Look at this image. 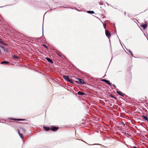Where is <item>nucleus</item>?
Here are the masks:
<instances>
[{
	"instance_id": "1",
	"label": "nucleus",
	"mask_w": 148,
	"mask_h": 148,
	"mask_svg": "<svg viewBox=\"0 0 148 148\" xmlns=\"http://www.w3.org/2000/svg\"><path fill=\"white\" fill-rule=\"evenodd\" d=\"M63 77L64 79L67 81H70V79H69V76L68 75H63Z\"/></svg>"
},
{
	"instance_id": "2",
	"label": "nucleus",
	"mask_w": 148,
	"mask_h": 148,
	"mask_svg": "<svg viewBox=\"0 0 148 148\" xmlns=\"http://www.w3.org/2000/svg\"><path fill=\"white\" fill-rule=\"evenodd\" d=\"M77 79L78 81H79L80 83L81 84H86V83L84 82L83 80L81 79H79L78 78H77L76 79Z\"/></svg>"
},
{
	"instance_id": "3",
	"label": "nucleus",
	"mask_w": 148,
	"mask_h": 148,
	"mask_svg": "<svg viewBox=\"0 0 148 148\" xmlns=\"http://www.w3.org/2000/svg\"><path fill=\"white\" fill-rule=\"evenodd\" d=\"M106 35L108 38H109L111 36V34L108 31L106 30L105 32Z\"/></svg>"
},
{
	"instance_id": "4",
	"label": "nucleus",
	"mask_w": 148,
	"mask_h": 148,
	"mask_svg": "<svg viewBox=\"0 0 148 148\" xmlns=\"http://www.w3.org/2000/svg\"><path fill=\"white\" fill-rule=\"evenodd\" d=\"M58 129V128L56 127H52L51 128V129L53 131H56Z\"/></svg>"
},
{
	"instance_id": "5",
	"label": "nucleus",
	"mask_w": 148,
	"mask_h": 148,
	"mask_svg": "<svg viewBox=\"0 0 148 148\" xmlns=\"http://www.w3.org/2000/svg\"><path fill=\"white\" fill-rule=\"evenodd\" d=\"M102 81L105 82L108 85H111V83L109 82V81L105 79H103L102 80Z\"/></svg>"
},
{
	"instance_id": "6",
	"label": "nucleus",
	"mask_w": 148,
	"mask_h": 148,
	"mask_svg": "<svg viewBox=\"0 0 148 148\" xmlns=\"http://www.w3.org/2000/svg\"><path fill=\"white\" fill-rule=\"evenodd\" d=\"M116 92L119 95L121 96H124V94L122 92L120 91H117Z\"/></svg>"
},
{
	"instance_id": "7",
	"label": "nucleus",
	"mask_w": 148,
	"mask_h": 148,
	"mask_svg": "<svg viewBox=\"0 0 148 148\" xmlns=\"http://www.w3.org/2000/svg\"><path fill=\"white\" fill-rule=\"evenodd\" d=\"M12 58L15 59H18V56L15 55L12 56Z\"/></svg>"
},
{
	"instance_id": "8",
	"label": "nucleus",
	"mask_w": 148,
	"mask_h": 148,
	"mask_svg": "<svg viewBox=\"0 0 148 148\" xmlns=\"http://www.w3.org/2000/svg\"><path fill=\"white\" fill-rule=\"evenodd\" d=\"M141 26L144 29H145L147 27V25L146 24H145L143 25H142Z\"/></svg>"
},
{
	"instance_id": "9",
	"label": "nucleus",
	"mask_w": 148,
	"mask_h": 148,
	"mask_svg": "<svg viewBox=\"0 0 148 148\" xmlns=\"http://www.w3.org/2000/svg\"><path fill=\"white\" fill-rule=\"evenodd\" d=\"M0 47L2 49V50L5 52H7V50L6 48L3 46H1Z\"/></svg>"
},
{
	"instance_id": "10",
	"label": "nucleus",
	"mask_w": 148,
	"mask_h": 148,
	"mask_svg": "<svg viewBox=\"0 0 148 148\" xmlns=\"http://www.w3.org/2000/svg\"><path fill=\"white\" fill-rule=\"evenodd\" d=\"M47 60L49 62H50L51 63H53V61L52 60L49 58H46Z\"/></svg>"
},
{
	"instance_id": "11",
	"label": "nucleus",
	"mask_w": 148,
	"mask_h": 148,
	"mask_svg": "<svg viewBox=\"0 0 148 148\" xmlns=\"http://www.w3.org/2000/svg\"><path fill=\"white\" fill-rule=\"evenodd\" d=\"M142 117L145 120L147 121H148V118L147 116L145 115H143Z\"/></svg>"
},
{
	"instance_id": "12",
	"label": "nucleus",
	"mask_w": 148,
	"mask_h": 148,
	"mask_svg": "<svg viewBox=\"0 0 148 148\" xmlns=\"http://www.w3.org/2000/svg\"><path fill=\"white\" fill-rule=\"evenodd\" d=\"M78 95H84V92H81L80 91H79L78 92Z\"/></svg>"
},
{
	"instance_id": "13",
	"label": "nucleus",
	"mask_w": 148,
	"mask_h": 148,
	"mask_svg": "<svg viewBox=\"0 0 148 148\" xmlns=\"http://www.w3.org/2000/svg\"><path fill=\"white\" fill-rule=\"evenodd\" d=\"M87 12L89 14H93L94 13V12L92 11H88Z\"/></svg>"
},
{
	"instance_id": "14",
	"label": "nucleus",
	"mask_w": 148,
	"mask_h": 148,
	"mask_svg": "<svg viewBox=\"0 0 148 148\" xmlns=\"http://www.w3.org/2000/svg\"><path fill=\"white\" fill-rule=\"evenodd\" d=\"M8 62L6 61H4L3 62H1V64H8Z\"/></svg>"
},
{
	"instance_id": "15",
	"label": "nucleus",
	"mask_w": 148,
	"mask_h": 148,
	"mask_svg": "<svg viewBox=\"0 0 148 148\" xmlns=\"http://www.w3.org/2000/svg\"><path fill=\"white\" fill-rule=\"evenodd\" d=\"M18 133L19 134V135L20 136V137L21 138H23V136H22V134H20L19 132L18 131Z\"/></svg>"
},
{
	"instance_id": "16",
	"label": "nucleus",
	"mask_w": 148,
	"mask_h": 148,
	"mask_svg": "<svg viewBox=\"0 0 148 148\" xmlns=\"http://www.w3.org/2000/svg\"><path fill=\"white\" fill-rule=\"evenodd\" d=\"M44 128H45V130L46 131H48V130L49 129V128L47 127H45V126H44Z\"/></svg>"
},
{
	"instance_id": "17",
	"label": "nucleus",
	"mask_w": 148,
	"mask_h": 148,
	"mask_svg": "<svg viewBox=\"0 0 148 148\" xmlns=\"http://www.w3.org/2000/svg\"><path fill=\"white\" fill-rule=\"evenodd\" d=\"M25 120V119H18L17 120H17V121H24Z\"/></svg>"
},
{
	"instance_id": "18",
	"label": "nucleus",
	"mask_w": 148,
	"mask_h": 148,
	"mask_svg": "<svg viewBox=\"0 0 148 148\" xmlns=\"http://www.w3.org/2000/svg\"><path fill=\"white\" fill-rule=\"evenodd\" d=\"M1 40H0V43L1 44H3V42H1Z\"/></svg>"
},
{
	"instance_id": "19",
	"label": "nucleus",
	"mask_w": 148,
	"mask_h": 148,
	"mask_svg": "<svg viewBox=\"0 0 148 148\" xmlns=\"http://www.w3.org/2000/svg\"><path fill=\"white\" fill-rule=\"evenodd\" d=\"M43 46L45 47V48H47V47L45 45H43Z\"/></svg>"
},
{
	"instance_id": "20",
	"label": "nucleus",
	"mask_w": 148,
	"mask_h": 148,
	"mask_svg": "<svg viewBox=\"0 0 148 148\" xmlns=\"http://www.w3.org/2000/svg\"><path fill=\"white\" fill-rule=\"evenodd\" d=\"M129 52L131 54H132V52H131V51H130V50H129Z\"/></svg>"
},
{
	"instance_id": "21",
	"label": "nucleus",
	"mask_w": 148,
	"mask_h": 148,
	"mask_svg": "<svg viewBox=\"0 0 148 148\" xmlns=\"http://www.w3.org/2000/svg\"><path fill=\"white\" fill-rule=\"evenodd\" d=\"M69 82H70V83H73V82L71 81L70 80V81H69Z\"/></svg>"
},
{
	"instance_id": "22",
	"label": "nucleus",
	"mask_w": 148,
	"mask_h": 148,
	"mask_svg": "<svg viewBox=\"0 0 148 148\" xmlns=\"http://www.w3.org/2000/svg\"><path fill=\"white\" fill-rule=\"evenodd\" d=\"M106 27V24L104 26V28H105V27Z\"/></svg>"
},
{
	"instance_id": "23",
	"label": "nucleus",
	"mask_w": 148,
	"mask_h": 148,
	"mask_svg": "<svg viewBox=\"0 0 148 148\" xmlns=\"http://www.w3.org/2000/svg\"><path fill=\"white\" fill-rule=\"evenodd\" d=\"M126 134L127 136L128 134V133H127V134Z\"/></svg>"
},
{
	"instance_id": "24",
	"label": "nucleus",
	"mask_w": 148,
	"mask_h": 148,
	"mask_svg": "<svg viewBox=\"0 0 148 148\" xmlns=\"http://www.w3.org/2000/svg\"><path fill=\"white\" fill-rule=\"evenodd\" d=\"M1 53V50L0 49V53Z\"/></svg>"
},
{
	"instance_id": "25",
	"label": "nucleus",
	"mask_w": 148,
	"mask_h": 148,
	"mask_svg": "<svg viewBox=\"0 0 148 148\" xmlns=\"http://www.w3.org/2000/svg\"><path fill=\"white\" fill-rule=\"evenodd\" d=\"M134 148H137V147H134Z\"/></svg>"
},
{
	"instance_id": "26",
	"label": "nucleus",
	"mask_w": 148,
	"mask_h": 148,
	"mask_svg": "<svg viewBox=\"0 0 148 148\" xmlns=\"http://www.w3.org/2000/svg\"><path fill=\"white\" fill-rule=\"evenodd\" d=\"M59 55V56H61V55Z\"/></svg>"
},
{
	"instance_id": "27",
	"label": "nucleus",
	"mask_w": 148,
	"mask_h": 148,
	"mask_svg": "<svg viewBox=\"0 0 148 148\" xmlns=\"http://www.w3.org/2000/svg\"><path fill=\"white\" fill-rule=\"evenodd\" d=\"M122 124H123V125H124V123H122Z\"/></svg>"
}]
</instances>
